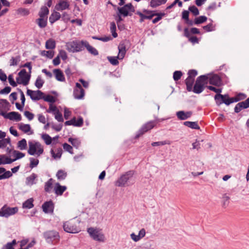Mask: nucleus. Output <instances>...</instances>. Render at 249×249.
Masks as SVG:
<instances>
[{
    "mask_svg": "<svg viewBox=\"0 0 249 249\" xmlns=\"http://www.w3.org/2000/svg\"><path fill=\"white\" fill-rule=\"evenodd\" d=\"M63 227L64 231L68 233H76L81 231L78 223L72 220L65 222Z\"/></svg>",
    "mask_w": 249,
    "mask_h": 249,
    "instance_id": "obj_3",
    "label": "nucleus"
},
{
    "mask_svg": "<svg viewBox=\"0 0 249 249\" xmlns=\"http://www.w3.org/2000/svg\"><path fill=\"white\" fill-rule=\"evenodd\" d=\"M55 42L52 39H49L46 42L45 47L47 49H53L55 47Z\"/></svg>",
    "mask_w": 249,
    "mask_h": 249,
    "instance_id": "obj_32",
    "label": "nucleus"
},
{
    "mask_svg": "<svg viewBox=\"0 0 249 249\" xmlns=\"http://www.w3.org/2000/svg\"><path fill=\"white\" fill-rule=\"evenodd\" d=\"M156 123L154 121H150L143 124L138 132L136 135V138H139L140 136L152 129L156 125Z\"/></svg>",
    "mask_w": 249,
    "mask_h": 249,
    "instance_id": "obj_9",
    "label": "nucleus"
},
{
    "mask_svg": "<svg viewBox=\"0 0 249 249\" xmlns=\"http://www.w3.org/2000/svg\"><path fill=\"white\" fill-rule=\"evenodd\" d=\"M87 231L94 240L100 242H105V236L101 229L90 227L87 229Z\"/></svg>",
    "mask_w": 249,
    "mask_h": 249,
    "instance_id": "obj_2",
    "label": "nucleus"
},
{
    "mask_svg": "<svg viewBox=\"0 0 249 249\" xmlns=\"http://www.w3.org/2000/svg\"><path fill=\"white\" fill-rule=\"evenodd\" d=\"M37 175L35 173H32L30 176L26 178V184L28 186H32L36 184L35 179L37 178Z\"/></svg>",
    "mask_w": 249,
    "mask_h": 249,
    "instance_id": "obj_23",
    "label": "nucleus"
},
{
    "mask_svg": "<svg viewBox=\"0 0 249 249\" xmlns=\"http://www.w3.org/2000/svg\"><path fill=\"white\" fill-rule=\"evenodd\" d=\"M18 128L23 132L26 133L30 131L31 127L29 124H24L20 123L18 124Z\"/></svg>",
    "mask_w": 249,
    "mask_h": 249,
    "instance_id": "obj_31",
    "label": "nucleus"
},
{
    "mask_svg": "<svg viewBox=\"0 0 249 249\" xmlns=\"http://www.w3.org/2000/svg\"><path fill=\"white\" fill-rule=\"evenodd\" d=\"M53 72L55 74V78L57 80L61 82L65 81L64 75L60 69H54Z\"/></svg>",
    "mask_w": 249,
    "mask_h": 249,
    "instance_id": "obj_22",
    "label": "nucleus"
},
{
    "mask_svg": "<svg viewBox=\"0 0 249 249\" xmlns=\"http://www.w3.org/2000/svg\"><path fill=\"white\" fill-rule=\"evenodd\" d=\"M230 197L227 196V194H225L222 197L223 207L226 208L229 203Z\"/></svg>",
    "mask_w": 249,
    "mask_h": 249,
    "instance_id": "obj_45",
    "label": "nucleus"
},
{
    "mask_svg": "<svg viewBox=\"0 0 249 249\" xmlns=\"http://www.w3.org/2000/svg\"><path fill=\"white\" fill-rule=\"evenodd\" d=\"M182 72L180 71H175L173 74V78L175 81H178L180 79L182 76Z\"/></svg>",
    "mask_w": 249,
    "mask_h": 249,
    "instance_id": "obj_56",
    "label": "nucleus"
},
{
    "mask_svg": "<svg viewBox=\"0 0 249 249\" xmlns=\"http://www.w3.org/2000/svg\"><path fill=\"white\" fill-rule=\"evenodd\" d=\"M20 61V55H17L15 57H12L9 61L10 66H16L18 65Z\"/></svg>",
    "mask_w": 249,
    "mask_h": 249,
    "instance_id": "obj_28",
    "label": "nucleus"
},
{
    "mask_svg": "<svg viewBox=\"0 0 249 249\" xmlns=\"http://www.w3.org/2000/svg\"><path fill=\"white\" fill-rule=\"evenodd\" d=\"M177 117L180 120H185L190 118L192 115V111L184 112V111H179L176 113Z\"/></svg>",
    "mask_w": 249,
    "mask_h": 249,
    "instance_id": "obj_18",
    "label": "nucleus"
},
{
    "mask_svg": "<svg viewBox=\"0 0 249 249\" xmlns=\"http://www.w3.org/2000/svg\"><path fill=\"white\" fill-rule=\"evenodd\" d=\"M44 149L41 144L39 142H29V149L28 153L30 155H35L36 154L39 156L43 153Z\"/></svg>",
    "mask_w": 249,
    "mask_h": 249,
    "instance_id": "obj_4",
    "label": "nucleus"
},
{
    "mask_svg": "<svg viewBox=\"0 0 249 249\" xmlns=\"http://www.w3.org/2000/svg\"><path fill=\"white\" fill-rule=\"evenodd\" d=\"M29 160L30 161V167L32 169L36 167L38 164L39 160L37 159H35L33 158H30Z\"/></svg>",
    "mask_w": 249,
    "mask_h": 249,
    "instance_id": "obj_49",
    "label": "nucleus"
},
{
    "mask_svg": "<svg viewBox=\"0 0 249 249\" xmlns=\"http://www.w3.org/2000/svg\"><path fill=\"white\" fill-rule=\"evenodd\" d=\"M68 142L71 143L72 146L76 148H78L80 145V141L78 139L69 138Z\"/></svg>",
    "mask_w": 249,
    "mask_h": 249,
    "instance_id": "obj_35",
    "label": "nucleus"
},
{
    "mask_svg": "<svg viewBox=\"0 0 249 249\" xmlns=\"http://www.w3.org/2000/svg\"><path fill=\"white\" fill-rule=\"evenodd\" d=\"M170 142L168 141H164L161 142H153L151 143L153 146L164 145L165 144H170Z\"/></svg>",
    "mask_w": 249,
    "mask_h": 249,
    "instance_id": "obj_51",
    "label": "nucleus"
},
{
    "mask_svg": "<svg viewBox=\"0 0 249 249\" xmlns=\"http://www.w3.org/2000/svg\"><path fill=\"white\" fill-rule=\"evenodd\" d=\"M206 75L208 78V81H209L210 84L216 86L220 85L221 80L217 74H208Z\"/></svg>",
    "mask_w": 249,
    "mask_h": 249,
    "instance_id": "obj_13",
    "label": "nucleus"
},
{
    "mask_svg": "<svg viewBox=\"0 0 249 249\" xmlns=\"http://www.w3.org/2000/svg\"><path fill=\"white\" fill-rule=\"evenodd\" d=\"M27 94L30 96L31 99L34 101H37L43 98L44 93L41 90H32L28 89Z\"/></svg>",
    "mask_w": 249,
    "mask_h": 249,
    "instance_id": "obj_10",
    "label": "nucleus"
},
{
    "mask_svg": "<svg viewBox=\"0 0 249 249\" xmlns=\"http://www.w3.org/2000/svg\"><path fill=\"white\" fill-rule=\"evenodd\" d=\"M207 83L208 78L206 75H203L198 77L194 86L193 91L195 93H200L203 91Z\"/></svg>",
    "mask_w": 249,
    "mask_h": 249,
    "instance_id": "obj_1",
    "label": "nucleus"
},
{
    "mask_svg": "<svg viewBox=\"0 0 249 249\" xmlns=\"http://www.w3.org/2000/svg\"><path fill=\"white\" fill-rule=\"evenodd\" d=\"M70 4L66 0H60L55 5V8L58 11H62L69 8Z\"/></svg>",
    "mask_w": 249,
    "mask_h": 249,
    "instance_id": "obj_17",
    "label": "nucleus"
},
{
    "mask_svg": "<svg viewBox=\"0 0 249 249\" xmlns=\"http://www.w3.org/2000/svg\"><path fill=\"white\" fill-rule=\"evenodd\" d=\"M18 75L21 78L22 84L24 86L27 85L30 80V75L27 73L25 69H22L19 72Z\"/></svg>",
    "mask_w": 249,
    "mask_h": 249,
    "instance_id": "obj_14",
    "label": "nucleus"
},
{
    "mask_svg": "<svg viewBox=\"0 0 249 249\" xmlns=\"http://www.w3.org/2000/svg\"><path fill=\"white\" fill-rule=\"evenodd\" d=\"M203 28L207 32H211L215 30L214 26H213L212 23H209L206 26H204Z\"/></svg>",
    "mask_w": 249,
    "mask_h": 249,
    "instance_id": "obj_57",
    "label": "nucleus"
},
{
    "mask_svg": "<svg viewBox=\"0 0 249 249\" xmlns=\"http://www.w3.org/2000/svg\"><path fill=\"white\" fill-rule=\"evenodd\" d=\"M164 15V13H155V16H157V17L155 18L153 20H152V22L153 23H156L157 22H158L159 20H160L162 16H163Z\"/></svg>",
    "mask_w": 249,
    "mask_h": 249,
    "instance_id": "obj_58",
    "label": "nucleus"
},
{
    "mask_svg": "<svg viewBox=\"0 0 249 249\" xmlns=\"http://www.w3.org/2000/svg\"><path fill=\"white\" fill-rule=\"evenodd\" d=\"M43 237L48 243H52L55 240H59V235L57 231L52 230L48 231L43 233Z\"/></svg>",
    "mask_w": 249,
    "mask_h": 249,
    "instance_id": "obj_8",
    "label": "nucleus"
},
{
    "mask_svg": "<svg viewBox=\"0 0 249 249\" xmlns=\"http://www.w3.org/2000/svg\"><path fill=\"white\" fill-rule=\"evenodd\" d=\"M11 143V140L9 138H4L0 140V148L5 147L7 144Z\"/></svg>",
    "mask_w": 249,
    "mask_h": 249,
    "instance_id": "obj_42",
    "label": "nucleus"
},
{
    "mask_svg": "<svg viewBox=\"0 0 249 249\" xmlns=\"http://www.w3.org/2000/svg\"><path fill=\"white\" fill-rule=\"evenodd\" d=\"M119 53L117 58L119 59H123L126 53L125 46L124 44H120L118 46Z\"/></svg>",
    "mask_w": 249,
    "mask_h": 249,
    "instance_id": "obj_21",
    "label": "nucleus"
},
{
    "mask_svg": "<svg viewBox=\"0 0 249 249\" xmlns=\"http://www.w3.org/2000/svg\"><path fill=\"white\" fill-rule=\"evenodd\" d=\"M18 211L17 207L11 208L5 205L0 210V216L8 217L16 213Z\"/></svg>",
    "mask_w": 249,
    "mask_h": 249,
    "instance_id": "obj_7",
    "label": "nucleus"
},
{
    "mask_svg": "<svg viewBox=\"0 0 249 249\" xmlns=\"http://www.w3.org/2000/svg\"><path fill=\"white\" fill-rule=\"evenodd\" d=\"M184 125L188 126L192 129H199L200 127L198 126L197 123L196 122L186 121L183 123Z\"/></svg>",
    "mask_w": 249,
    "mask_h": 249,
    "instance_id": "obj_26",
    "label": "nucleus"
},
{
    "mask_svg": "<svg viewBox=\"0 0 249 249\" xmlns=\"http://www.w3.org/2000/svg\"><path fill=\"white\" fill-rule=\"evenodd\" d=\"M189 10L192 12L194 16H197L199 15V11L198 8L195 5L190 6L189 8Z\"/></svg>",
    "mask_w": 249,
    "mask_h": 249,
    "instance_id": "obj_53",
    "label": "nucleus"
},
{
    "mask_svg": "<svg viewBox=\"0 0 249 249\" xmlns=\"http://www.w3.org/2000/svg\"><path fill=\"white\" fill-rule=\"evenodd\" d=\"M207 19V18L205 16H201L195 19V24H200L205 22Z\"/></svg>",
    "mask_w": 249,
    "mask_h": 249,
    "instance_id": "obj_39",
    "label": "nucleus"
},
{
    "mask_svg": "<svg viewBox=\"0 0 249 249\" xmlns=\"http://www.w3.org/2000/svg\"><path fill=\"white\" fill-rule=\"evenodd\" d=\"M10 106L9 103L6 99H0V107L4 110H8Z\"/></svg>",
    "mask_w": 249,
    "mask_h": 249,
    "instance_id": "obj_33",
    "label": "nucleus"
},
{
    "mask_svg": "<svg viewBox=\"0 0 249 249\" xmlns=\"http://www.w3.org/2000/svg\"><path fill=\"white\" fill-rule=\"evenodd\" d=\"M224 96H227V97H228V95H222L220 93L219 94H216L214 96V100L217 106H220L223 103Z\"/></svg>",
    "mask_w": 249,
    "mask_h": 249,
    "instance_id": "obj_24",
    "label": "nucleus"
},
{
    "mask_svg": "<svg viewBox=\"0 0 249 249\" xmlns=\"http://www.w3.org/2000/svg\"><path fill=\"white\" fill-rule=\"evenodd\" d=\"M55 114V118L59 122H63V118L62 114L57 110Z\"/></svg>",
    "mask_w": 249,
    "mask_h": 249,
    "instance_id": "obj_60",
    "label": "nucleus"
},
{
    "mask_svg": "<svg viewBox=\"0 0 249 249\" xmlns=\"http://www.w3.org/2000/svg\"><path fill=\"white\" fill-rule=\"evenodd\" d=\"M118 10L120 14L124 16V17H127L128 14L127 9L124 6L122 7H118Z\"/></svg>",
    "mask_w": 249,
    "mask_h": 249,
    "instance_id": "obj_50",
    "label": "nucleus"
},
{
    "mask_svg": "<svg viewBox=\"0 0 249 249\" xmlns=\"http://www.w3.org/2000/svg\"><path fill=\"white\" fill-rule=\"evenodd\" d=\"M245 94L242 93H238L236 96H234V102H237L240 100H243L246 98Z\"/></svg>",
    "mask_w": 249,
    "mask_h": 249,
    "instance_id": "obj_52",
    "label": "nucleus"
},
{
    "mask_svg": "<svg viewBox=\"0 0 249 249\" xmlns=\"http://www.w3.org/2000/svg\"><path fill=\"white\" fill-rule=\"evenodd\" d=\"M3 174L0 175V180L8 178L12 176L13 174L10 171H6L3 172Z\"/></svg>",
    "mask_w": 249,
    "mask_h": 249,
    "instance_id": "obj_48",
    "label": "nucleus"
},
{
    "mask_svg": "<svg viewBox=\"0 0 249 249\" xmlns=\"http://www.w3.org/2000/svg\"><path fill=\"white\" fill-rule=\"evenodd\" d=\"M82 43H83V46L86 48L89 53L94 55H97L98 54V51L95 48L90 45L88 42L82 41Z\"/></svg>",
    "mask_w": 249,
    "mask_h": 249,
    "instance_id": "obj_19",
    "label": "nucleus"
},
{
    "mask_svg": "<svg viewBox=\"0 0 249 249\" xmlns=\"http://www.w3.org/2000/svg\"><path fill=\"white\" fill-rule=\"evenodd\" d=\"M116 24L114 22L110 23V31L112 33V35L113 37L116 38L117 37L118 35L116 32Z\"/></svg>",
    "mask_w": 249,
    "mask_h": 249,
    "instance_id": "obj_46",
    "label": "nucleus"
},
{
    "mask_svg": "<svg viewBox=\"0 0 249 249\" xmlns=\"http://www.w3.org/2000/svg\"><path fill=\"white\" fill-rule=\"evenodd\" d=\"M42 99L45 101H46V102H50V103H53L55 101L54 98L53 96L50 95H48L46 96H44L43 95V98H42Z\"/></svg>",
    "mask_w": 249,
    "mask_h": 249,
    "instance_id": "obj_54",
    "label": "nucleus"
},
{
    "mask_svg": "<svg viewBox=\"0 0 249 249\" xmlns=\"http://www.w3.org/2000/svg\"><path fill=\"white\" fill-rule=\"evenodd\" d=\"M243 109L249 107V97L245 101L239 102Z\"/></svg>",
    "mask_w": 249,
    "mask_h": 249,
    "instance_id": "obj_64",
    "label": "nucleus"
},
{
    "mask_svg": "<svg viewBox=\"0 0 249 249\" xmlns=\"http://www.w3.org/2000/svg\"><path fill=\"white\" fill-rule=\"evenodd\" d=\"M8 80L10 84L13 87H15L17 86V83L14 81L12 74H10L8 76Z\"/></svg>",
    "mask_w": 249,
    "mask_h": 249,
    "instance_id": "obj_63",
    "label": "nucleus"
},
{
    "mask_svg": "<svg viewBox=\"0 0 249 249\" xmlns=\"http://www.w3.org/2000/svg\"><path fill=\"white\" fill-rule=\"evenodd\" d=\"M63 60L67 59L68 56L66 52L63 50L59 51L58 55Z\"/></svg>",
    "mask_w": 249,
    "mask_h": 249,
    "instance_id": "obj_62",
    "label": "nucleus"
},
{
    "mask_svg": "<svg viewBox=\"0 0 249 249\" xmlns=\"http://www.w3.org/2000/svg\"><path fill=\"white\" fill-rule=\"evenodd\" d=\"M188 77L189 78H194L196 77V76L197 74V72L195 70H191L189 71L188 72Z\"/></svg>",
    "mask_w": 249,
    "mask_h": 249,
    "instance_id": "obj_61",
    "label": "nucleus"
},
{
    "mask_svg": "<svg viewBox=\"0 0 249 249\" xmlns=\"http://www.w3.org/2000/svg\"><path fill=\"white\" fill-rule=\"evenodd\" d=\"M61 18V15L59 12H54L49 17V21L51 24L58 20Z\"/></svg>",
    "mask_w": 249,
    "mask_h": 249,
    "instance_id": "obj_25",
    "label": "nucleus"
},
{
    "mask_svg": "<svg viewBox=\"0 0 249 249\" xmlns=\"http://www.w3.org/2000/svg\"><path fill=\"white\" fill-rule=\"evenodd\" d=\"M42 138L44 140L47 145H50L52 143V139L48 134H43Z\"/></svg>",
    "mask_w": 249,
    "mask_h": 249,
    "instance_id": "obj_47",
    "label": "nucleus"
},
{
    "mask_svg": "<svg viewBox=\"0 0 249 249\" xmlns=\"http://www.w3.org/2000/svg\"><path fill=\"white\" fill-rule=\"evenodd\" d=\"M63 146L64 149L65 151L69 152L71 154H73V149H72V147L70 144H68L67 143H64L63 144Z\"/></svg>",
    "mask_w": 249,
    "mask_h": 249,
    "instance_id": "obj_55",
    "label": "nucleus"
},
{
    "mask_svg": "<svg viewBox=\"0 0 249 249\" xmlns=\"http://www.w3.org/2000/svg\"><path fill=\"white\" fill-rule=\"evenodd\" d=\"M13 153L14 156H15V159H6L7 160L6 162H7V164H10L16 160L21 159L25 156V154L24 153L17 150H13Z\"/></svg>",
    "mask_w": 249,
    "mask_h": 249,
    "instance_id": "obj_16",
    "label": "nucleus"
},
{
    "mask_svg": "<svg viewBox=\"0 0 249 249\" xmlns=\"http://www.w3.org/2000/svg\"><path fill=\"white\" fill-rule=\"evenodd\" d=\"M67 50L71 53L80 52L83 50V44L82 41L74 40L67 42L66 44Z\"/></svg>",
    "mask_w": 249,
    "mask_h": 249,
    "instance_id": "obj_5",
    "label": "nucleus"
},
{
    "mask_svg": "<svg viewBox=\"0 0 249 249\" xmlns=\"http://www.w3.org/2000/svg\"><path fill=\"white\" fill-rule=\"evenodd\" d=\"M40 54L51 59L54 56V52L53 51H42L41 52Z\"/></svg>",
    "mask_w": 249,
    "mask_h": 249,
    "instance_id": "obj_41",
    "label": "nucleus"
},
{
    "mask_svg": "<svg viewBox=\"0 0 249 249\" xmlns=\"http://www.w3.org/2000/svg\"><path fill=\"white\" fill-rule=\"evenodd\" d=\"M232 103H233V97L230 98L229 97L224 96L223 103L226 105H229Z\"/></svg>",
    "mask_w": 249,
    "mask_h": 249,
    "instance_id": "obj_59",
    "label": "nucleus"
},
{
    "mask_svg": "<svg viewBox=\"0 0 249 249\" xmlns=\"http://www.w3.org/2000/svg\"><path fill=\"white\" fill-rule=\"evenodd\" d=\"M134 174V171L131 170L123 175L116 181V185L123 187L127 185V182L131 179Z\"/></svg>",
    "mask_w": 249,
    "mask_h": 249,
    "instance_id": "obj_6",
    "label": "nucleus"
},
{
    "mask_svg": "<svg viewBox=\"0 0 249 249\" xmlns=\"http://www.w3.org/2000/svg\"><path fill=\"white\" fill-rule=\"evenodd\" d=\"M67 175L66 172L62 170H59L56 175L57 179L59 180H64L65 179Z\"/></svg>",
    "mask_w": 249,
    "mask_h": 249,
    "instance_id": "obj_34",
    "label": "nucleus"
},
{
    "mask_svg": "<svg viewBox=\"0 0 249 249\" xmlns=\"http://www.w3.org/2000/svg\"><path fill=\"white\" fill-rule=\"evenodd\" d=\"M73 96L75 99H81L85 96V91L80 84L76 83L73 90Z\"/></svg>",
    "mask_w": 249,
    "mask_h": 249,
    "instance_id": "obj_12",
    "label": "nucleus"
},
{
    "mask_svg": "<svg viewBox=\"0 0 249 249\" xmlns=\"http://www.w3.org/2000/svg\"><path fill=\"white\" fill-rule=\"evenodd\" d=\"M51 154L53 158L54 159H60L62 154V149L61 148L59 147L57 149V153L55 154L53 149L51 150Z\"/></svg>",
    "mask_w": 249,
    "mask_h": 249,
    "instance_id": "obj_29",
    "label": "nucleus"
},
{
    "mask_svg": "<svg viewBox=\"0 0 249 249\" xmlns=\"http://www.w3.org/2000/svg\"><path fill=\"white\" fill-rule=\"evenodd\" d=\"M43 211L45 213H53L54 206L52 201H46L42 205Z\"/></svg>",
    "mask_w": 249,
    "mask_h": 249,
    "instance_id": "obj_15",
    "label": "nucleus"
},
{
    "mask_svg": "<svg viewBox=\"0 0 249 249\" xmlns=\"http://www.w3.org/2000/svg\"><path fill=\"white\" fill-rule=\"evenodd\" d=\"M107 59L112 65L116 66L119 64L117 56H107Z\"/></svg>",
    "mask_w": 249,
    "mask_h": 249,
    "instance_id": "obj_44",
    "label": "nucleus"
},
{
    "mask_svg": "<svg viewBox=\"0 0 249 249\" xmlns=\"http://www.w3.org/2000/svg\"><path fill=\"white\" fill-rule=\"evenodd\" d=\"M53 178H50L45 184L44 190L45 192L49 193L52 188Z\"/></svg>",
    "mask_w": 249,
    "mask_h": 249,
    "instance_id": "obj_37",
    "label": "nucleus"
},
{
    "mask_svg": "<svg viewBox=\"0 0 249 249\" xmlns=\"http://www.w3.org/2000/svg\"><path fill=\"white\" fill-rule=\"evenodd\" d=\"M36 23L41 28H45L47 24V19H44V18L40 17L39 18L36 19Z\"/></svg>",
    "mask_w": 249,
    "mask_h": 249,
    "instance_id": "obj_27",
    "label": "nucleus"
},
{
    "mask_svg": "<svg viewBox=\"0 0 249 249\" xmlns=\"http://www.w3.org/2000/svg\"><path fill=\"white\" fill-rule=\"evenodd\" d=\"M44 81L41 79L40 76H38L36 79L35 86L38 89H40L43 85Z\"/></svg>",
    "mask_w": 249,
    "mask_h": 249,
    "instance_id": "obj_43",
    "label": "nucleus"
},
{
    "mask_svg": "<svg viewBox=\"0 0 249 249\" xmlns=\"http://www.w3.org/2000/svg\"><path fill=\"white\" fill-rule=\"evenodd\" d=\"M33 199L30 198L25 201L22 205V207L24 208L31 209L34 207L33 205Z\"/></svg>",
    "mask_w": 249,
    "mask_h": 249,
    "instance_id": "obj_38",
    "label": "nucleus"
},
{
    "mask_svg": "<svg viewBox=\"0 0 249 249\" xmlns=\"http://www.w3.org/2000/svg\"><path fill=\"white\" fill-rule=\"evenodd\" d=\"M0 115L2 116L6 119H8L10 120H15L17 122L20 121L21 120V115L17 112L12 111L8 114H6L1 111L0 112Z\"/></svg>",
    "mask_w": 249,
    "mask_h": 249,
    "instance_id": "obj_11",
    "label": "nucleus"
},
{
    "mask_svg": "<svg viewBox=\"0 0 249 249\" xmlns=\"http://www.w3.org/2000/svg\"><path fill=\"white\" fill-rule=\"evenodd\" d=\"M18 147L21 150H24L27 148V142L25 139L19 141L18 143Z\"/></svg>",
    "mask_w": 249,
    "mask_h": 249,
    "instance_id": "obj_40",
    "label": "nucleus"
},
{
    "mask_svg": "<svg viewBox=\"0 0 249 249\" xmlns=\"http://www.w3.org/2000/svg\"><path fill=\"white\" fill-rule=\"evenodd\" d=\"M166 1L167 0H151L150 5L153 8H155L162 4H164Z\"/></svg>",
    "mask_w": 249,
    "mask_h": 249,
    "instance_id": "obj_30",
    "label": "nucleus"
},
{
    "mask_svg": "<svg viewBox=\"0 0 249 249\" xmlns=\"http://www.w3.org/2000/svg\"><path fill=\"white\" fill-rule=\"evenodd\" d=\"M49 12L48 8L46 6H43L41 8L39 12V16L41 18H44L48 15Z\"/></svg>",
    "mask_w": 249,
    "mask_h": 249,
    "instance_id": "obj_36",
    "label": "nucleus"
},
{
    "mask_svg": "<svg viewBox=\"0 0 249 249\" xmlns=\"http://www.w3.org/2000/svg\"><path fill=\"white\" fill-rule=\"evenodd\" d=\"M66 189V186H61L59 183H55L54 188V192L58 196L62 195Z\"/></svg>",
    "mask_w": 249,
    "mask_h": 249,
    "instance_id": "obj_20",
    "label": "nucleus"
}]
</instances>
